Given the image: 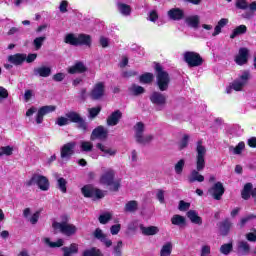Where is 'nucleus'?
Listing matches in <instances>:
<instances>
[{"instance_id":"obj_1","label":"nucleus","mask_w":256,"mask_h":256,"mask_svg":"<svg viewBox=\"0 0 256 256\" xmlns=\"http://www.w3.org/2000/svg\"><path fill=\"white\" fill-rule=\"evenodd\" d=\"M196 153V170H192L188 176L189 183H195V181L203 183L205 181V176L199 173L205 169V155H207V148L203 146L202 141L197 142Z\"/></svg>"},{"instance_id":"obj_2","label":"nucleus","mask_w":256,"mask_h":256,"mask_svg":"<svg viewBox=\"0 0 256 256\" xmlns=\"http://www.w3.org/2000/svg\"><path fill=\"white\" fill-rule=\"evenodd\" d=\"M251 81V71L243 70L238 77L226 88V93L231 94V91H243Z\"/></svg>"},{"instance_id":"obj_3","label":"nucleus","mask_w":256,"mask_h":256,"mask_svg":"<svg viewBox=\"0 0 256 256\" xmlns=\"http://www.w3.org/2000/svg\"><path fill=\"white\" fill-rule=\"evenodd\" d=\"M99 182L100 185L109 187L110 191H119V188L121 187V180L115 179V170L112 168L104 170L100 176Z\"/></svg>"},{"instance_id":"obj_4","label":"nucleus","mask_w":256,"mask_h":256,"mask_svg":"<svg viewBox=\"0 0 256 256\" xmlns=\"http://www.w3.org/2000/svg\"><path fill=\"white\" fill-rule=\"evenodd\" d=\"M55 109H57V107L53 105L42 106L38 110H37V107L32 106L26 111V117H33V115H35L36 113L35 121L37 125H41V123H43V118L45 117V115H49V113H53Z\"/></svg>"},{"instance_id":"obj_5","label":"nucleus","mask_w":256,"mask_h":256,"mask_svg":"<svg viewBox=\"0 0 256 256\" xmlns=\"http://www.w3.org/2000/svg\"><path fill=\"white\" fill-rule=\"evenodd\" d=\"M55 109H57V107L53 105L42 106L38 110H37V107L32 106L26 111V117H33V115H35L36 113L35 121L37 125H41V123H43V118L45 117V115H49V113H53Z\"/></svg>"},{"instance_id":"obj_6","label":"nucleus","mask_w":256,"mask_h":256,"mask_svg":"<svg viewBox=\"0 0 256 256\" xmlns=\"http://www.w3.org/2000/svg\"><path fill=\"white\" fill-rule=\"evenodd\" d=\"M156 71V85L160 91H167L169 89V83H171V77H169V73L163 70V66L161 64L155 65Z\"/></svg>"},{"instance_id":"obj_7","label":"nucleus","mask_w":256,"mask_h":256,"mask_svg":"<svg viewBox=\"0 0 256 256\" xmlns=\"http://www.w3.org/2000/svg\"><path fill=\"white\" fill-rule=\"evenodd\" d=\"M134 137L139 145H149L154 139L152 134H145V124L143 122H138L134 126Z\"/></svg>"},{"instance_id":"obj_8","label":"nucleus","mask_w":256,"mask_h":256,"mask_svg":"<svg viewBox=\"0 0 256 256\" xmlns=\"http://www.w3.org/2000/svg\"><path fill=\"white\" fill-rule=\"evenodd\" d=\"M52 227L55 231H59L62 235L66 237H73V235H77L79 228L72 223L68 222H53Z\"/></svg>"},{"instance_id":"obj_9","label":"nucleus","mask_w":256,"mask_h":256,"mask_svg":"<svg viewBox=\"0 0 256 256\" xmlns=\"http://www.w3.org/2000/svg\"><path fill=\"white\" fill-rule=\"evenodd\" d=\"M37 185L38 189L41 191H49V179L40 174H33L32 177L26 181L27 187H33Z\"/></svg>"},{"instance_id":"obj_10","label":"nucleus","mask_w":256,"mask_h":256,"mask_svg":"<svg viewBox=\"0 0 256 256\" xmlns=\"http://www.w3.org/2000/svg\"><path fill=\"white\" fill-rule=\"evenodd\" d=\"M183 59L188 67H201L203 65V58L197 52L186 51L183 53Z\"/></svg>"},{"instance_id":"obj_11","label":"nucleus","mask_w":256,"mask_h":256,"mask_svg":"<svg viewBox=\"0 0 256 256\" xmlns=\"http://www.w3.org/2000/svg\"><path fill=\"white\" fill-rule=\"evenodd\" d=\"M82 195H84V197H90L94 200L103 199V197H105V191L87 185L82 188Z\"/></svg>"},{"instance_id":"obj_12","label":"nucleus","mask_w":256,"mask_h":256,"mask_svg":"<svg viewBox=\"0 0 256 256\" xmlns=\"http://www.w3.org/2000/svg\"><path fill=\"white\" fill-rule=\"evenodd\" d=\"M76 145L77 144L75 142H69L62 146V148L60 150V157H61L62 161H69V159H71V157H73V155L75 153Z\"/></svg>"},{"instance_id":"obj_13","label":"nucleus","mask_w":256,"mask_h":256,"mask_svg":"<svg viewBox=\"0 0 256 256\" xmlns=\"http://www.w3.org/2000/svg\"><path fill=\"white\" fill-rule=\"evenodd\" d=\"M66 117L69 120V123H77L79 129L82 131H87V122L79 115L77 112H68Z\"/></svg>"},{"instance_id":"obj_14","label":"nucleus","mask_w":256,"mask_h":256,"mask_svg":"<svg viewBox=\"0 0 256 256\" xmlns=\"http://www.w3.org/2000/svg\"><path fill=\"white\" fill-rule=\"evenodd\" d=\"M104 96H105V82L96 83L90 92L91 99H94V101H97L99 99H102V97Z\"/></svg>"},{"instance_id":"obj_15","label":"nucleus","mask_w":256,"mask_h":256,"mask_svg":"<svg viewBox=\"0 0 256 256\" xmlns=\"http://www.w3.org/2000/svg\"><path fill=\"white\" fill-rule=\"evenodd\" d=\"M209 195L213 197L216 201H221V197L225 193V187H223V183L216 182L209 190Z\"/></svg>"},{"instance_id":"obj_16","label":"nucleus","mask_w":256,"mask_h":256,"mask_svg":"<svg viewBox=\"0 0 256 256\" xmlns=\"http://www.w3.org/2000/svg\"><path fill=\"white\" fill-rule=\"evenodd\" d=\"M150 101L158 107H165L167 105V96L161 92H153L150 96Z\"/></svg>"},{"instance_id":"obj_17","label":"nucleus","mask_w":256,"mask_h":256,"mask_svg":"<svg viewBox=\"0 0 256 256\" xmlns=\"http://www.w3.org/2000/svg\"><path fill=\"white\" fill-rule=\"evenodd\" d=\"M107 135H109V130L103 126H98L92 131L91 140L95 141V139H100L103 141L107 139Z\"/></svg>"},{"instance_id":"obj_18","label":"nucleus","mask_w":256,"mask_h":256,"mask_svg":"<svg viewBox=\"0 0 256 256\" xmlns=\"http://www.w3.org/2000/svg\"><path fill=\"white\" fill-rule=\"evenodd\" d=\"M167 16L171 21H181L185 19V11L181 8H172L167 12Z\"/></svg>"},{"instance_id":"obj_19","label":"nucleus","mask_w":256,"mask_h":256,"mask_svg":"<svg viewBox=\"0 0 256 256\" xmlns=\"http://www.w3.org/2000/svg\"><path fill=\"white\" fill-rule=\"evenodd\" d=\"M247 61H249V49L240 48L238 55L235 57V63L237 65H246Z\"/></svg>"},{"instance_id":"obj_20","label":"nucleus","mask_w":256,"mask_h":256,"mask_svg":"<svg viewBox=\"0 0 256 256\" xmlns=\"http://www.w3.org/2000/svg\"><path fill=\"white\" fill-rule=\"evenodd\" d=\"M93 236L95 237V239H98V241H101V243H103L105 247H111V245H113V241L107 238V234L103 233V230H101V228H97L94 231Z\"/></svg>"},{"instance_id":"obj_21","label":"nucleus","mask_w":256,"mask_h":256,"mask_svg":"<svg viewBox=\"0 0 256 256\" xmlns=\"http://www.w3.org/2000/svg\"><path fill=\"white\" fill-rule=\"evenodd\" d=\"M121 117H123V113L120 112V110L112 112L107 118V125L109 127H115V125H118L119 121H121Z\"/></svg>"},{"instance_id":"obj_22","label":"nucleus","mask_w":256,"mask_h":256,"mask_svg":"<svg viewBox=\"0 0 256 256\" xmlns=\"http://www.w3.org/2000/svg\"><path fill=\"white\" fill-rule=\"evenodd\" d=\"M97 149H99L103 154V157H115L117 155V150L106 146L105 144L98 143L96 145Z\"/></svg>"},{"instance_id":"obj_23","label":"nucleus","mask_w":256,"mask_h":256,"mask_svg":"<svg viewBox=\"0 0 256 256\" xmlns=\"http://www.w3.org/2000/svg\"><path fill=\"white\" fill-rule=\"evenodd\" d=\"M237 251L240 255H249L251 253V245L245 240H240L237 243Z\"/></svg>"},{"instance_id":"obj_24","label":"nucleus","mask_w":256,"mask_h":256,"mask_svg":"<svg viewBox=\"0 0 256 256\" xmlns=\"http://www.w3.org/2000/svg\"><path fill=\"white\" fill-rule=\"evenodd\" d=\"M231 227H233V223H231V220L226 219L220 223L219 231L220 235L223 237H227L229 235V231H231Z\"/></svg>"},{"instance_id":"obj_25","label":"nucleus","mask_w":256,"mask_h":256,"mask_svg":"<svg viewBox=\"0 0 256 256\" xmlns=\"http://www.w3.org/2000/svg\"><path fill=\"white\" fill-rule=\"evenodd\" d=\"M85 71H87V66H85L83 62H76L73 66L68 68V73H70V75L85 73Z\"/></svg>"},{"instance_id":"obj_26","label":"nucleus","mask_w":256,"mask_h":256,"mask_svg":"<svg viewBox=\"0 0 256 256\" xmlns=\"http://www.w3.org/2000/svg\"><path fill=\"white\" fill-rule=\"evenodd\" d=\"M27 59L26 54H14L8 56L9 63H12V65H22L23 62Z\"/></svg>"},{"instance_id":"obj_27","label":"nucleus","mask_w":256,"mask_h":256,"mask_svg":"<svg viewBox=\"0 0 256 256\" xmlns=\"http://www.w3.org/2000/svg\"><path fill=\"white\" fill-rule=\"evenodd\" d=\"M187 217L191 221V223H194V225H203V218H201V216H199L197 211L189 210L187 212Z\"/></svg>"},{"instance_id":"obj_28","label":"nucleus","mask_w":256,"mask_h":256,"mask_svg":"<svg viewBox=\"0 0 256 256\" xmlns=\"http://www.w3.org/2000/svg\"><path fill=\"white\" fill-rule=\"evenodd\" d=\"M172 225H176V227H185L187 225V220L184 216H181L179 214H175L171 218Z\"/></svg>"},{"instance_id":"obj_29","label":"nucleus","mask_w":256,"mask_h":256,"mask_svg":"<svg viewBox=\"0 0 256 256\" xmlns=\"http://www.w3.org/2000/svg\"><path fill=\"white\" fill-rule=\"evenodd\" d=\"M117 9L121 15H124V17H129L131 15V6L122 2H118Z\"/></svg>"},{"instance_id":"obj_30","label":"nucleus","mask_w":256,"mask_h":256,"mask_svg":"<svg viewBox=\"0 0 256 256\" xmlns=\"http://www.w3.org/2000/svg\"><path fill=\"white\" fill-rule=\"evenodd\" d=\"M228 23H229V19H227V18L220 19L214 28L212 37H217V35H219L221 33V29H223V27L227 26Z\"/></svg>"},{"instance_id":"obj_31","label":"nucleus","mask_w":256,"mask_h":256,"mask_svg":"<svg viewBox=\"0 0 256 256\" xmlns=\"http://www.w3.org/2000/svg\"><path fill=\"white\" fill-rule=\"evenodd\" d=\"M140 230L146 236L157 235L159 233V227L157 226H140Z\"/></svg>"},{"instance_id":"obj_32","label":"nucleus","mask_w":256,"mask_h":256,"mask_svg":"<svg viewBox=\"0 0 256 256\" xmlns=\"http://www.w3.org/2000/svg\"><path fill=\"white\" fill-rule=\"evenodd\" d=\"M34 75H38L39 77H49L51 75V68L42 66L34 69Z\"/></svg>"},{"instance_id":"obj_33","label":"nucleus","mask_w":256,"mask_h":256,"mask_svg":"<svg viewBox=\"0 0 256 256\" xmlns=\"http://www.w3.org/2000/svg\"><path fill=\"white\" fill-rule=\"evenodd\" d=\"M200 21L201 18L199 17V15H193L186 18L187 25H189V27H192L193 29H197V27H199Z\"/></svg>"},{"instance_id":"obj_34","label":"nucleus","mask_w":256,"mask_h":256,"mask_svg":"<svg viewBox=\"0 0 256 256\" xmlns=\"http://www.w3.org/2000/svg\"><path fill=\"white\" fill-rule=\"evenodd\" d=\"M241 195H242V199H245V200L249 199V197L253 195V184L246 183L244 185Z\"/></svg>"},{"instance_id":"obj_35","label":"nucleus","mask_w":256,"mask_h":256,"mask_svg":"<svg viewBox=\"0 0 256 256\" xmlns=\"http://www.w3.org/2000/svg\"><path fill=\"white\" fill-rule=\"evenodd\" d=\"M245 33H247V26L240 25L232 31L230 39H235V37H239V35H245Z\"/></svg>"},{"instance_id":"obj_36","label":"nucleus","mask_w":256,"mask_h":256,"mask_svg":"<svg viewBox=\"0 0 256 256\" xmlns=\"http://www.w3.org/2000/svg\"><path fill=\"white\" fill-rule=\"evenodd\" d=\"M62 251H64V255H75V253L79 252V245H77L76 243H73L70 245V247H63Z\"/></svg>"},{"instance_id":"obj_37","label":"nucleus","mask_w":256,"mask_h":256,"mask_svg":"<svg viewBox=\"0 0 256 256\" xmlns=\"http://www.w3.org/2000/svg\"><path fill=\"white\" fill-rule=\"evenodd\" d=\"M78 45H85L86 47H91V36L87 34H79Z\"/></svg>"},{"instance_id":"obj_38","label":"nucleus","mask_w":256,"mask_h":256,"mask_svg":"<svg viewBox=\"0 0 256 256\" xmlns=\"http://www.w3.org/2000/svg\"><path fill=\"white\" fill-rule=\"evenodd\" d=\"M172 251L173 244L171 242H167L162 246L160 250V256H171Z\"/></svg>"},{"instance_id":"obj_39","label":"nucleus","mask_w":256,"mask_h":256,"mask_svg":"<svg viewBox=\"0 0 256 256\" xmlns=\"http://www.w3.org/2000/svg\"><path fill=\"white\" fill-rule=\"evenodd\" d=\"M129 93L131 95H143V93H145V88H143L142 86L136 85V84H132L129 87Z\"/></svg>"},{"instance_id":"obj_40","label":"nucleus","mask_w":256,"mask_h":256,"mask_svg":"<svg viewBox=\"0 0 256 256\" xmlns=\"http://www.w3.org/2000/svg\"><path fill=\"white\" fill-rule=\"evenodd\" d=\"M137 207H139V204L135 200H131L128 203H126L124 207L125 213H135L137 210Z\"/></svg>"},{"instance_id":"obj_41","label":"nucleus","mask_w":256,"mask_h":256,"mask_svg":"<svg viewBox=\"0 0 256 256\" xmlns=\"http://www.w3.org/2000/svg\"><path fill=\"white\" fill-rule=\"evenodd\" d=\"M80 151L83 153H90V151H93V142L80 141Z\"/></svg>"},{"instance_id":"obj_42","label":"nucleus","mask_w":256,"mask_h":256,"mask_svg":"<svg viewBox=\"0 0 256 256\" xmlns=\"http://www.w3.org/2000/svg\"><path fill=\"white\" fill-rule=\"evenodd\" d=\"M44 243L48 245V247L55 248V247H63L65 244V241L63 239H58L56 242H51V239L49 238H44L43 239Z\"/></svg>"},{"instance_id":"obj_43","label":"nucleus","mask_w":256,"mask_h":256,"mask_svg":"<svg viewBox=\"0 0 256 256\" xmlns=\"http://www.w3.org/2000/svg\"><path fill=\"white\" fill-rule=\"evenodd\" d=\"M46 40H47L46 36L36 37L33 40V46H34L35 50L39 51V49H41V47H43V43H45Z\"/></svg>"},{"instance_id":"obj_44","label":"nucleus","mask_w":256,"mask_h":256,"mask_svg":"<svg viewBox=\"0 0 256 256\" xmlns=\"http://www.w3.org/2000/svg\"><path fill=\"white\" fill-rule=\"evenodd\" d=\"M154 77L153 73L147 72L140 76L139 81L140 83L149 84L153 82Z\"/></svg>"},{"instance_id":"obj_45","label":"nucleus","mask_w":256,"mask_h":256,"mask_svg":"<svg viewBox=\"0 0 256 256\" xmlns=\"http://www.w3.org/2000/svg\"><path fill=\"white\" fill-rule=\"evenodd\" d=\"M245 149V142H239L236 147L230 146L229 151L233 152L234 155H241Z\"/></svg>"},{"instance_id":"obj_46","label":"nucleus","mask_w":256,"mask_h":256,"mask_svg":"<svg viewBox=\"0 0 256 256\" xmlns=\"http://www.w3.org/2000/svg\"><path fill=\"white\" fill-rule=\"evenodd\" d=\"M112 218H113V214H111V212H106L99 216L98 221L102 225H107V223H109V220Z\"/></svg>"},{"instance_id":"obj_47","label":"nucleus","mask_w":256,"mask_h":256,"mask_svg":"<svg viewBox=\"0 0 256 256\" xmlns=\"http://www.w3.org/2000/svg\"><path fill=\"white\" fill-rule=\"evenodd\" d=\"M184 168H185V159H180L174 166V171L176 175H181L183 173Z\"/></svg>"},{"instance_id":"obj_48","label":"nucleus","mask_w":256,"mask_h":256,"mask_svg":"<svg viewBox=\"0 0 256 256\" xmlns=\"http://www.w3.org/2000/svg\"><path fill=\"white\" fill-rule=\"evenodd\" d=\"M65 43L68 45H78V36H75L74 34H67L65 37Z\"/></svg>"},{"instance_id":"obj_49","label":"nucleus","mask_w":256,"mask_h":256,"mask_svg":"<svg viewBox=\"0 0 256 256\" xmlns=\"http://www.w3.org/2000/svg\"><path fill=\"white\" fill-rule=\"evenodd\" d=\"M57 187L62 193H67V180L65 178H58Z\"/></svg>"},{"instance_id":"obj_50","label":"nucleus","mask_w":256,"mask_h":256,"mask_svg":"<svg viewBox=\"0 0 256 256\" xmlns=\"http://www.w3.org/2000/svg\"><path fill=\"white\" fill-rule=\"evenodd\" d=\"M82 256H103V254L101 253V250L97 248H91V249L85 250Z\"/></svg>"},{"instance_id":"obj_51","label":"nucleus","mask_w":256,"mask_h":256,"mask_svg":"<svg viewBox=\"0 0 256 256\" xmlns=\"http://www.w3.org/2000/svg\"><path fill=\"white\" fill-rule=\"evenodd\" d=\"M231 251H233V243H226L220 247V253H222V255H229Z\"/></svg>"},{"instance_id":"obj_52","label":"nucleus","mask_w":256,"mask_h":256,"mask_svg":"<svg viewBox=\"0 0 256 256\" xmlns=\"http://www.w3.org/2000/svg\"><path fill=\"white\" fill-rule=\"evenodd\" d=\"M3 155H6V157L13 155V147L11 146L0 147V157H3Z\"/></svg>"},{"instance_id":"obj_53","label":"nucleus","mask_w":256,"mask_h":256,"mask_svg":"<svg viewBox=\"0 0 256 256\" xmlns=\"http://www.w3.org/2000/svg\"><path fill=\"white\" fill-rule=\"evenodd\" d=\"M121 249H123V241H118L117 245L113 247L114 256H121Z\"/></svg>"},{"instance_id":"obj_54","label":"nucleus","mask_w":256,"mask_h":256,"mask_svg":"<svg viewBox=\"0 0 256 256\" xmlns=\"http://www.w3.org/2000/svg\"><path fill=\"white\" fill-rule=\"evenodd\" d=\"M88 111H89V117L91 119H95V117H97L99 113H101V107L90 108Z\"/></svg>"},{"instance_id":"obj_55","label":"nucleus","mask_w":256,"mask_h":256,"mask_svg":"<svg viewBox=\"0 0 256 256\" xmlns=\"http://www.w3.org/2000/svg\"><path fill=\"white\" fill-rule=\"evenodd\" d=\"M200 256H211V246L203 245L200 250Z\"/></svg>"},{"instance_id":"obj_56","label":"nucleus","mask_w":256,"mask_h":256,"mask_svg":"<svg viewBox=\"0 0 256 256\" xmlns=\"http://www.w3.org/2000/svg\"><path fill=\"white\" fill-rule=\"evenodd\" d=\"M236 7L237 9L245 10L249 8V4L247 3V0H237Z\"/></svg>"},{"instance_id":"obj_57","label":"nucleus","mask_w":256,"mask_h":256,"mask_svg":"<svg viewBox=\"0 0 256 256\" xmlns=\"http://www.w3.org/2000/svg\"><path fill=\"white\" fill-rule=\"evenodd\" d=\"M56 125H59V127H63L65 125H69V118H67V117H59V118H57Z\"/></svg>"},{"instance_id":"obj_58","label":"nucleus","mask_w":256,"mask_h":256,"mask_svg":"<svg viewBox=\"0 0 256 256\" xmlns=\"http://www.w3.org/2000/svg\"><path fill=\"white\" fill-rule=\"evenodd\" d=\"M157 19H159V14H157V11H155V10L150 11L149 15H148V21L155 23V21H157Z\"/></svg>"},{"instance_id":"obj_59","label":"nucleus","mask_w":256,"mask_h":256,"mask_svg":"<svg viewBox=\"0 0 256 256\" xmlns=\"http://www.w3.org/2000/svg\"><path fill=\"white\" fill-rule=\"evenodd\" d=\"M119 231H121V224H115L110 227L111 235H118Z\"/></svg>"},{"instance_id":"obj_60","label":"nucleus","mask_w":256,"mask_h":256,"mask_svg":"<svg viewBox=\"0 0 256 256\" xmlns=\"http://www.w3.org/2000/svg\"><path fill=\"white\" fill-rule=\"evenodd\" d=\"M246 239L251 243H256V230H254L253 232L247 233Z\"/></svg>"},{"instance_id":"obj_61","label":"nucleus","mask_w":256,"mask_h":256,"mask_svg":"<svg viewBox=\"0 0 256 256\" xmlns=\"http://www.w3.org/2000/svg\"><path fill=\"white\" fill-rule=\"evenodd\" d=\"M189 145V135H184L180 141V149H185Z\"/></svg>"},{"instance_id":"obj_62","label":"nucleus","mask_w":256,"mask_h":256,"mask_svg":"<svg viewBox=\"0 0 256 256\" xmlns=\"http://www.w3.org/2000/svg\"><path fill=\"white\" fill-rule=\"evenodd\" d=\"M34 95L35 93L33 92V90H26L24 93L25 102L28 103Z\"/></svg>"},{"instance_id":"obj_63","label":"nucleus","mask_w":256,"mask_h":256,"mask_svg":"<svg viewBox=\"0 0 256 256\" xmlns=\"http://www.w3.org/2000/svg\"><path fill=\"white\" fill-rule=\"evenodd\" d=\"M39 211L38 212H35L30 218H29V221L32 225H36L37 221H39Z\"/></svg>"},{"instance_id":"obj_64","label":"nucleus","mask_w":256,"mask_h":256,"mask_svg":"<svg viewBox=\"0 0 256 256\" xmlns=\"http://www.w3.org/2000/svg\"><path fill=\"white\" fill-rule=\"evenodd\" d=\"M69 5V2L67 0H64L60 3L59 9L61 13H67V7Z\"/></svg>"}]
</instances>
